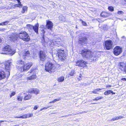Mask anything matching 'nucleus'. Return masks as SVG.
Returning a JSON list of instances; mask_svg holds the SVG:
<instances>
[{"label": "nucleus", "mask_w": 126, "mask_h": 126, "mask_svg": "<svg viewBox=\"0 0 126 126\" xmlns=\"http://www.w3.org/2000/svg\"><path fill=\"white\" fill-rule=\"evenodd\" d=\"M18 2V4H21V2L20 1V0H17Z\"/></svg>", "instance_id": "obj_52"}, {"label": "nucleus", "mask_w": 126, "mask_h": 126, "mask_svg": "<svg viewBox=\"0 0 126 126\" xmlns=\"http://www.w3.org/2000/svg\"><path fill=\"white\" fill-rule=\"evenodd\" d=\"M45 70L49 73L53 72L55 71L56 66L54 64L50 62H48L45 64Z\"/></svg>", "instance_id": "obj_2"}, {"label": "nucleus", "mask_w": 126, "mask_h": 126, "mask_svg": "<svg viewBox=\"0 0 126 126\" xmlns=\"http://www.w3.org/2000/svg\"><path fill=\"white\" fill-rule=\"evenodd\" d=\"M101 52H96L95 51L94 53H93V58H94V56L96 59V57H99L101 55L100 54H101Z\"/></svg>", "instance_id": "obj_21"}, {"label": "nucleus", "mask_w": 126, "mask_h": 126, "mask_svg": "<svg viewBox=\"0 0 126 126\" xmlns=\"http://www.w3.org/2000/svg\"><path fill=\"white\" fill-rule=\"evenodd\" d=\"M9 22V21H6L5 22L0 23V25H7Z\"/></svg>", "instance_id": "obj_27"}, {"label": "nucleus", "mask_w": 126, "mask_h": 126, "mask_svg": "<svg viewBox=\"0 0 126 126\" xmlns=\"http://www.w3.org/2000/svg\"><path fill=\"white\" fill-rule=\"evenodd\" d=\"M102 90L101 89H100L99 88H98L97 89L95 90V91H98L99 90Z\"/></svg>", "instance_id": "obj_47"}, {"label": "nucleus", "mask_w": 126, "mask_h": 126, "mask_svg": "<svg viewBox=\"0 0 126 126\" xmlns=\"http://www.w3.org/2000/svg\"><path fill=\"white\" fill-rule=\"evenodd\" d=\"M108 9L110 11H113L114 10L113 7L111 6H110L108 7Z\"/></svg>", "instance_id": "obj_34"}, {"label": "nucleus", "mask_w": 126, "mask_h": 126, "mask_svg": "<svg viewBox=\"0 0 126 126\" xmlns=\"http://www.w3.org/2000/svg\"><path fill=\"white\" fill-rule=\"evenodd\" d=\"M83 112H85V113H87V111H84Z\"/></svg>", "instance_id": "obj_62"}, {"label": "nucleus", "mask_w": 126, "mask_h": 126, "mask_svg": "<svg viewBox=\"0 0 126 126\" xmlns=\"http://www.w3.org/2000/svg\"><path fill=\"white\" fill-rule=\"evenodd\" d=\"M81 54L82 56L85 58L90 59L94 61L96 60V58L94 56V58H93V53L90 50L84 49L82 50Z\"/></svg>", "instance_id": "obj_1"}, {"label": "nucleus", "mask_w": 126, "mask_h": 126, "mask_svg": "<svg viewBox=\"0 0 126 126\" xmlns=\"http://www.w3.org/2000/svg\"><path fill=\"white\" fill-rule=\"evenodd\" d=\"M32 96L30 94H28L25 96L24 98V100H26L30 99L32 97Z\"/></svg>", "instance_id": "obj_26"}, {"label": "nucleus", "mask_w": 126, "mask_h": 126, "mask_svg": "<svg viewBox=\"0 0 126 126\" xmlns=\"http://www.w3.org/2000/svg\"><path fill=\"white\" fill-rule=\"evenodd\" d=\"M61 98H59L58 99H55L54 100V102H55L57 101H58L60 100L61 99Z\"/></svg>", "instance_id": "obj_44"}, {"label": "nucleus", "mask_w": 126, "mask_h": 126, "mask_svg": "<svg viewBox=\"0 0 126 126\" xmlns=\"http://www.w3.org/2000/svg\"><path fill=\"white\" fill-rule=\"evenodd\" d=\"M112 93L114 94H115V93H113V91L111 90H109L106 91L104 93V94L105 95H108Z\"/></svg>", "instance_id": "obj_25"}, {"label": "nucleus", "mask_w": 126, "mask_h": 126, "mask_svg": "<svg viewBox=\"0 0 126 126\" xmlns=\"http://www.w3.org/2000/svg\"><path fill=\"white\" fill-rule=\"evenodd\" d=\"M81 74H80V75L79 76H78L77 77V78L79 80H80L81 79Z\"/></svg>", "instance_id": "obj_40"}, {"label": "nucleus", "mask_w": 126, "mask_h": 126, "mask_svg": "<svg viewBox=\"0 0 126 126\" xmlns=\"http://www.w3.org/2000/svg\"><path fill=\"white\" fill-rule=\"evenodd\" d=\"M33 116V114L32 113L27 114L24 115V116H21L20 117L16 116L15 117V118H27L32 117Z\"/></svg>", "instance_id": "obj_19"}, {"label": "nucleus", "mask_w": 126, "mask_h": 126, "mask_svg": "<svg viewBox=\"0 0 126 126\" xmlns=\"http://www.w3.org/2000/svg\"><path fill=\"white\" fill-rule=\"evenodd\" d=\"M27 28L28 29H32L34 31L36 32L37 34H38V27H39V24L38 23H37L34 26H32V25L28 24L27 25Z\"/></svg>", "instance_id": "obj_13"}, {"label": "nucleus", "mask_w": 126, "mask_h": 126, "mask_svg": "<svg viewBox=\"0 0 126 126\" xmlns=\"http://www.w3.org/2000/svg\"><path fill=\"white\" fill-rule=\"evenodd\" d=\"M17 37L24 41H28L30 40V37L29 35L26 32H24L16 34Z\"/></svg>", "instance_id": "obj_3"}, {"label": "nucleus", "mask_w": 126, "mask_h": 126, "mask_svg": "<svg viewBox=\"0 0 126 126\" xmlns=\"http://www.w3.org/2000/svg\"><path fill=\"white\" fill-rule=\"evenodd\" d=\"M5 29H1L0 30V31H4V30H5Z\"/></svg>", "instance_id": "obj_55"}, {"label": "nucleus", "mask_w": 126, "mask_h": 126, "mask_svg": "<svg viewBox=\"0 0 126 126\" xmlns=\"http://www.w3.org/2000/svg\"><path fill=\"white\" fill-rule=\"evenodd\" d=\"M20 58L26 59L29 57L30 55V53L28 51H25L19 53Z\"/></svg>", "instance_id": "obj_8"}, {"label": "nucleus", "mask_w": 126, "mask_h": 126, "mask_svg": "<svg viewBox=\"0 0 126 126\" xmlns=\"http://www.w3.org/2000/svg\"><path fill=\"white\" fill-rule=\"evenodd\" d=\"M93 100H97V99L96 98H95Z\"/></svg>", "instance_id": "obj_59"}, {"label": "nucleus", "mask_w": 126, "mask_h": 126, "mask_svg": "<svg viewBox=\"0 0 126 126\" xmlns=\"http://www.w3.org/2000/svg\"><path fill=\"white\" fill-rule=\"evenodd\" d=\"M12 64L11 62L9 61H8L5 63V64L3 63H0V66L1 67V65L2 66L4 65V67L5 70L8 73L7 74V77H9L10 75V71L11 68V65Z\"/></svg>", "instance_id": "obj_4"}, {"label": "nucleus", "mask_w": 126, "mask_h": 126, "mask_svg": "<svg viewBox=\"0 0 126 126\" xmlns=\"http://www.w3.org/2000/svg\"><path fill=\"white\" fill-rule=\"evenodd\" d=\"M94 91H92V92L93 93H94Z\"/></svg>", "instance_id": "obj_64"}, {"label": "nucleus", "mask_w": 126, "mask_h": 126, "mask_svg": "<svg viewBox=\"0 0 126 126\" xmlns=\"http://www.w3.org/2000/svg\"><path fill=\"white\" fill-rule=\"evenodd\" d=\"M117 13L119 14H122L123 15L124 14L123 12L122 11H118L117 12Z\"/></svg>", "instance_id": "obj_38"}, {"label": "nucleus", "mask_w": 126, "mask_h": 126, "mask_svg": "<svg viewBox=\"0 0 126 126\" xmlns=\"http://www.w3.org/2000/svg\"><path fill=\"white\" fill-rule=\"evenodd\" d=\"M126 62H119L118 65V67L122 72H125Z\"/></svg>", "instance_id": "obj_14"}, {"label": "nucleus", "mask_w": 126, "mask_h": 126, "mask_svg": "<svg viewBox=\"0 0 126 126\" xmlns=\"http://www.w3.org/2000/svg\"><path fill=\"white\" fill-rule=\"evenodd\" d=\"M114 54L116 55L117 56L122 51V49L120 47L117 46L114 49Z\"/></svg>", "instance_id": "obj_15"}, {"label": "nucleus", "mask_w": 126, "mask_h": 126, "mask_svg": "<svg viewBox=\"0 0 126 126\" xmlns=\"http://www.w3.org/2000/svg\"><path fill=\"white\" fill-rule=\"evenodd\" d=\"M38 108V107L37 106H34V110H36Z\"/></svg>", "instance_id": "obj_49"}, {"label": "nucleus", "mask_w": 126, "mask_h": 126, "mask_svg": "<svg viewBox=\"0 0 126 126\" xmlns=\"http://www.w3.org/2000/svg\"><path fill=\"white\" fill-rule=\"evenodd\" d=\"M14 35H12L10 37V38H11V40L13 41H14L15 40H17V38L16 37H14Z\"/></svg>", "instance_id": "obj_30"}, {"label": "nucleus", "mask_w": 126, "mask_h": 126, "mask_svg": "<svg viewBox=\"0 0 126 126\" xmlns=\"http://www.w3.org/2000/svg\"><path fill=\"white\" fill-rule=\"evenodd\" d=\"M96 98L97 99V100H98L103 99V97L102 96L97 97Z\"/></svg>", "instance_id": "obj_39"}, {"label": "nucleus", "mask_w": 126, "mask_h": 126, "mask_svg": "<svg viewBox=\"0 0 126 126\" xmlns=\"http://www.w3.org/2000/svg\"><path fill=\"white\" fill-rule=\"evenodd\" d=\"M2 40L1 38H0V43L1 42Z\"/></svg>", "instance_id": "obj_60"}, {"label": "nucleus", "mask_w": 126, "mask_h": 126, "mask_svg": "<svg viewBox=\"0 0 126 126\" xmlns=\"http://www.w3.org/2000/svg\"><path fill=\"white\" fill-rule=\"evenodd\" d=\"M40 64H41V65H43V63H42Z\"/></svg>", "instance_id": "obj_61"}, {"label": "nucleus", "mask_w": 126, "mask_h": 126, "mask_svg": "<svg viewBox=\"0 0 126 126\" xmlns=\"http://www.w3.org/2000/svg\"><path fill=\"white\" fill-rule=\"evenodd\" d=\"M57 50L58 52L57 56L58 55L59 59L62 61L64 60L66 57V54L65 51L61 49H58Z\"/></svg>", "instance_id": "obj_5"}, {"label": "nucleus", "mask_w": 126, "mask_h": 126, "mask_svg": "<svg viewBox=\"0 0 126 126\" xmlns=\"http://www.w3.org/2000/svg\"><path fill=\"white\" fill-rule=\"evenodd\" d=\"M22 11H21L22 13H24L25 11H27V7L26 6H24L22 8Z\"/></svg>", "instance_id": "obj_28"}, {"label": "nucleus", "mask_w": 126, "mask_h": 126, "mask_svg": "<svg viewBox=\"0 0 126 126\" xmlns=\"http://www.w3.org/2000/svg\"><path fill=\"white\" fill-rule=\"evenodd\" d=\"M49 107H44L43 108L41 109V110H40L41 111V110H43L46 109H47Z\"/></svg>", "instance_id": "obj_42"}, {"label": "nucleus", "mask_w": 126, "mask_h": 126, "mask_svg": "<svg viewBox=\"0 0 126 126\" xmlns=\"http://www.w3.org/2000/svg\"><path fill=\"white\" fill-rule=\"evenodd\" d=\"M125 73H126V66H125Z\"/></svg>", "instance_id": "obj_58"}, {"label": "nucleus", "mask_w": 126, "mask_h": 126, "mask_svg": "<svg viewBox=\"0 0 126 126\" xmlns=\"http://www.w3.org/2000/svg\"><path fill=\"white\" fill-rule=\"evenodd\" d=\"M101 16L103 17H107L110 15V14L106 12H102L101 14Z\"/></svg>", "instance_id": "obj_22"}, {"label": "nucleus", "mask_w": 126, "mask_h": 126, "mask_svg": "<svg viewBox=\"0 0 126 126\" xmlns=\"http://www.w3.org/2000/svg\"><path fill=\"white\" fill-rule=\"evenodd\" d=\"M3 53H2L5 54H12L13 55L15 52H13L11 49L10 46L8 45H6L3 49Z\"/></svg>", "instance_id": "obj_6"}, {"label": "nucleus", "mask_w": 126, "mask_h": 126, "mask_svg": "<svg viewBox=\"0 0 126 126\" xmlns=\"http://www.w3.org/2000/svg\"><path fill=\"white\" fill-rule=\"evenodd\" d=\"M16 94V93L15 92H13L11 93L10 95V97H12V96Z\"/></svg>", "instance_id": "obj_41"}, {"label": "nucleus", "mask_w": 126, "mask_h": 126, "mask_svg": "<svg viewBox=\"0 0 126 126\" xmlns=\"http://www.w3.org/2000/svg\"><path fill=\"white\" fill-rule=\"evenodd\" d=\"M59 18L60 20L62 21H65L64 17L62 16H59Z\"/></svg>", "instance_id": "obj_31"}, {"label": "nucleus", "mask_w": 126, "mask_h": 126, "mask_svg": "<svg viewBox=\"0 0 126 126\" xmlns=\"http://www.w3.org/2000/svg\"><path fill=\"white\" fill-rule=\"evenodd\" d=\"M57 39H56V44H58L59 43V41Z\"/></svg>", "instance_id": "obj_50"}, {"label": "nucleus", "mask_w": 126, "mask_h": 126, "mask_svg": "<svg viewBox=\"0 0 126 126\" xmlns=\"http://www.w3.org/2000/svg\"><path fill=\"white\" fill-rule=\"evenodd\" d=\"M39 90L37 89L33 88L32 89L31 92H29L30 93H33L35 94H37L39 93Z\"/></svg>", "instance_id": "obj_23"}, {"label": "nucleus", "mask_w": 126, "mask_h": 126, "mask_svg": "<svg viewBox=\"0 0 126 126\" xmlns=\"http://www.w3.org/2000/svg\"><path fill=\"white\" fill-rule=\"evenodd\" d=\"M17 100L20 102H21L22 101V97H21L18 96L17 97Z\"/></svg>", "instance_id": "obj_37"}, {"label": "nucleus", "mask_w": 126, "mask_h": 126, "mask_svg": "<svg viewBox=\"0 0 126 126\" xmlns=\"http://www.w3.org/2000/svg\"><path fill=\"white\" fill-rule=\"evenodd\" d=\"M22 6V5L21 4H15V7H21Z\"/></svg>", "instance_id": "obj_33"}, {"label": "nucleus", "mask_w": 126, "mask_h": 126, "mask_svg": "<svg viewBox=\"0 0 126 126\" xmlns=\"http://www.w3.org/2000/svg\"><path fill=\"white\" fill-rule=\"evenodd\" d=\"M117 117H118V119H121V118H124L123 116H117Z\"/></svg>", "instance_id": "obj_46"}, {"label": "nucleus", "mask_w": 126, "mask_h": 126, "mask_svg": "<svg viewBox=\"0 0 126 126\" xmlns=\"http://www.w3.org/2000/svg\"><path fill=\"white\" fill-rule=\"evenodd\" d=\"M105 47L107 50H110L113 47L112 41L110 40H108L105 41Z\"/></svg>", "instance_id": "obj_10"}, {"label": "nucleus", "mask_w": 126, "mask_h": 126, "mask_svg": "<svg viewBox=\"0 0 126 126\" xmlns=\"http://www.w3.org/2000/svg\"><path fill=\"white\" fill-rule=\"evenodd\" d=\"M71 115H72V114H69V115H67L63 116H62L61 117H67V116H71Z\"/></svg>", "instance_id": "obj_45"}, {"label": "nucleus", "mask_w": 126, "mask_h": 126, "mask_svg": "<svg viewBox=\"0 0 126 126\" xmlns=\"http://www.w3.org/2000/svg\"><path fill=\"white\" fill-rule=\"evenodd\" d=\"M56 39H54L52 40L51 42V44L52 45L56 44Z\"/></svg>", "instance_id": "obj_35"}, {"label": "nucleus", "mask_w": 126, "mask_h": 126, "mask_svg": "<svg viewBox=\"0 0 126 126\" xmlns=\"http://www.w3.org/2000/svg\"><path fill=\"white\" fill-rule=\"evenodd\" d=\"M111 87V86L110 85H107L106 86V88H110Z\"/></svg>", "instance_id": "obj_48"}, {"label": "nucleus", "mask_w": 126, "mask_h": 126, "mask_svg": "<svg viewBox=\"0 0 126 126\" xmlns=\"http://www.w3.org/2000/svg\"><path fill=\"white\" fill-rule=\"evenodd\" d=\"M82 24L83 26H86L87 25L86 23L85 22H84L83 21H82Z\"/></svg>", "instance_id": "obj_43"}, {"label": "nucleus", "mask_w": 126, "mask_h": 126, "mask_svg": "<svg viewBox=\"0 0 126 126\" xmlns=\"http://www.w3.org/2000/svg\"><path fill=\"white\" fill-rule=\"evenodd\" d=\"M85 35L84 34H83L82 35Z\"/></svg>", "instance_id": "obj_63"}, {"label": "nucleus", "mask_w": 126, "mask_h": 126, "mask_svg": "<svg viewBox=\"0 0 126 126\" xmlns=\"http://www.w3.org/2000/svg\"><path fill=\"white\" fill-rule=\"evenodd\" d=\"M36 76L35 75H33L31 76L28 77L27 78V80H31L32 79H36Z\"/></svg>", "instance_id": "obj_24"}, {"label": "nucleus", "mask_w": 126, "mask_h": 126, "mask_svg": "<svg viewBox=\"0 0 126 126\" xmlns=\"http://www.w3.org/2000/svg\"><path fill=\"white\" fill-rule=\"evenodd\" d=\"M121 80L124 81H126V78H123L121 79Z\"/></svg>", "instance_id": "obj_51"}, {"label": "nucleus", "mask_w": 126, "mask_h": 126, "mask_svg": "<svg viewBox=\"0 0 126 126\" xmlns=\"http://www.w3.org/2000/svg\"><path fill=\"white\" fill-rule=\"evenodd\" d=\"M32 70H31L30 71L28 72V73H32Z\"/></svg>", "instance_id": "obj_57"}, {"label": "nucleus", "mask_w": 126, "mask_h": 126, "mask_svg": "<svg viewBox=\"0 0 126 126\" xmlns=\"http://www.w3.org/2000/svg\"><path fill=\"white\" fill-rule=\"evenodd\" d=\"M75 71L74 70H72L69 73V74L71 76H73L75 74Z\"/></svg>", "instance_id": "obj_32"}, {"label": "nucleus", "mask_w": 126, "mask_h": 126, "mask_svg": "<svg viewBox=\"0 0 126 126\" xmlns=\"http://www.w3.org/2000/svg\"><path fill=\"white\" fill-rule=\"evenodd\" d=\"M53 26V24L51 21L49 20L47 21L46 27L48 29L51 30Z\"/></svg>", "instance_id": "obj_17"}, {"label": "nucleus", "mask_w": 126, "mask_h": 126, "mask_svg": "<svg viewBox=\"0 0 126 126\" xmlns=\"http://www.w3.org/2000/svg\"><path fill=\"white\" fill-rule=\"evenodd\" d=\"M87 39L86 37L84 35L80 36L79 37V43L82 45H84L86 43Z\"/></svg>", "instance_id": "obj_12"}, {"label": "nucleus", "mask_w": 126, "mask_h": 126, "mask_svg": "<svg viewBox=\"0 0 126 126\" xmlns=\"http://www.w3.org/2000/svg\"><path fill=\"white\" fill-rule=\"evenodd\" d=\"M32 64V63H28L26 64L24 63V66L22 67H18V69L21 72L25 71L28 70Z\"/></svg>", "instance_id": "obj_7"}, {"label": "nucleus", "mask_w": 126, "mask_h": 126, "mask_svg": "<svg viewBox=\"0 0 126 126\" xmlns=\"http://www.w3.org/2000/svg\"><path fill=\"white\" fill-rule=\"evenodd\" d=\"M46 54V52L43 51H41L39 53L40 60L43 63L46 59L47 56Z\"/></svg>", "instance_id": "obj_9"}, {"label": "nucleus", "mask_w": 126, "mask_h": 126, "mask_svg": "<svg viewBox=\"0 0 126 126\" xmlns=\"http://www.w3.org/2000/svg\"><path fill=\"white\" fill-rule=\"evenodd\" d=\"M42 32L41 33V34H42V37L41 39V42L42 45L43 46H45L46 44V43L45 41L44 37L45 32L44 30H42Z\"/></svg>", "instance_id": "obj_16"}, {"label": "nucleus", "mask_w": 126, "mask_h": 126, "mask_svg": "<svg viewBox=\"0 0 126 126\" xmlns=\"http://www.w3.org/2000/svg\"><path fill=\"white\" fill-rule=\"evenodd\" d=\"M94 93L95 94H98V93L96 91H95V90L94 91Z\"/></svg>", "instance_id": "obj_56"}, {"label": "nucleus", "mask_w": 126, "mask_h": 126, "mask_svg": "<svg viewBox=\"0 0 126 126\" xmlns=\"http://www.w3.org/2000/svg\"><path fill=\"white\" fill-rule=\"evenodd\" d=\"M54 102H54V100H53V101H51L49 102V103H54Z\"/></svg>", "instance_id": "obj_54"}, {"label": "nucleus", "mask_w": 126, "mask_h": 126, "mask_svg": "<svg viewBox=\"0 0 126 126\" xmlns=\"http://www.w3.org/2000/svg\"><path fill=\"white\" fill-rule=\"evenodd\" d=\"M24 62L21 60H19L16 62L17 68L18 69V67L21 66L22 67L24 66Z\"/></svg>", "instance_id": "obj_18"}, {"label": "nucleus", "mask_w": 126, "mask_h": 126, "mask_svg": "<svg viewBox=\"0 0 126 126\" xmlns=\"http://www.w3.org/2000/svg\"><path fill=\"white\" fill-rule=\"evenodd\" d=\"M64 77H61L58 79V81L59 82H61L64 80Z\"/></svg>", "instance_id": "obj_29"}, {"label": "nucleus", "mask_w": 126, "mask_h": 126, "mask_svg": "<svg viewBox=\"0 0 126 126\" xmlns=\"http://www.w3.org/2000/svg\"><path fill=\"white\" fill-rule=\"evenodd\" d=\"M86 62L83 60H79L76 62V65L79 67H85L86 66Z\"/></svg>", "instance_id": "obj_11"}, {"label": "nucleus", "mask_w": 126, "mask_h": 126, "mask_svg": "<svg viewBox=\"0 0 126 126\" xmlns=\"http://www.w3.org/2000/svg\"><path fill=\"white\" fill-rule=\"evenodd\" d=\"M117 116L115 117H114L111 119L110 120L111 121H113L116 120H118Z\"/></svg>", "instance_id": "obj_36"}, {"label": "nucleus", "mask_w": 126, "mask_h": 126, "mask_svg": "<svg viewBox=\"0 0 126 126\" xmlns=\"http://www.w3.org/2000/svg\"><path fill=\"white\" fill-rule=\"evenodd\" d=\"M106 26V27H105V28H104V30H107V26L106 25H105Z\"/></svg>", "instance_id": "obj_53"}, {"label": "nucleus", "mask_w": 126, "mask_h": 126, "mask_svg": "<svg viewBox=\"0 0 126 126\" xmlns=\"http://www.w3.org/2000/svg\"><path fill=\"white\" fill-rule=\"evenodd\" d=\"M6 76V74L4 71L2 70H0V80L4 79Z\"/></svg>", "instance_id": "obj_20"}]
</instances>
